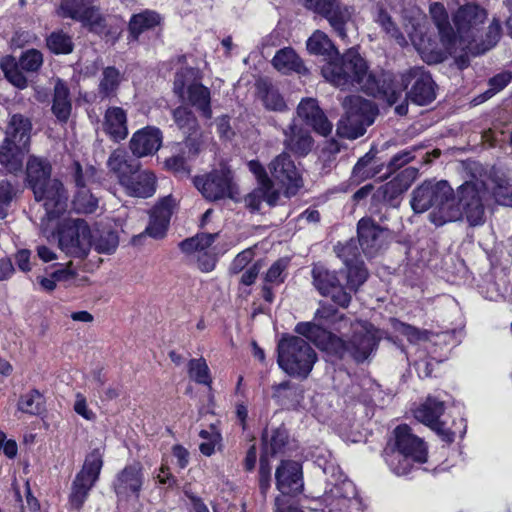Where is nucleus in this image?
Instances as JSON below:
<instances>
[{
  "mask_svg": "<svg viewBox=\"0 0 512 512\" xmlns=\"http://www.w3.org/2000/svg\"><path fill=\"white\" fill-rule=\"evenodd\" d=\"M315 320L318 323H298L295 331L312 341L321 350L340 359L350 356L357 362L365 361L377 348L382 337L380 330L362 320L350 323L351 335L347 341L327 331L322 325H331L339 332L347 326L345 316L339 315L331 305H321L315 313Z\"/></svg>",
  "mask_w": 512,
  "mask_h": 512,
  "instance_id": "obj_1",
  "label": "nucleus"
},
{
  "mask_svg": "<svg viewBox=\"0 0 512 512\" xmlns=\"http://www.w3.org/2000/svg\"><path fill=\"white\" fill-rule=\"evenodd\" d=\"M486 19V10L477 4L468 3L460 6L453 15L456 49L477 56L493 48L500 39L501 26L499 21L494 19L483 38L480 35V28Z\"/></svg>",
  "mask_w": 512,
  "mask_h": 512,
  "instance_id": "obj_2",
  "label": "nucleus"
},
{
  "mask_svg": "<svg viewBox=\"0 0 512 512\" xmlns=\"http://www.w3.org/2000/svg\"><path fill=\"white\" fill-rule=\"evenodd\" d=\"M323 77L332 85L341 89L359 87L374 95L379 90L376 77L369 72L366 61L353 48L340 55L331 57L321 69Z\"/></svg>",
  "mask_w": 512,
  "mask_h": 512,
  "instance_id": "obj_3",
  "label": "nucleus"
},
{
  "mask_svg": "<svg viewBox=\"0 0 512 512\" xmlns=\"http://www.w3.org/2000/svg\"><path fill=\"white\" fill-rule=\"evenodd\" d=\"M488 188L484 180L473 178L461 184L453 191L450 206L440 212L438 222H455L466 219L472 227L485 223V206L488 199Z\"/></svg>",
  "mask_w": 512,
  "mask_h": 512,
  "instance_id": "obj_4",
  "label": "nucleus"
},
{
  "mask_svg": "<svg viewBox=\"0 0 512 512\" xmlns=\"http://www.w3.org/2000/svg\"><path fill=\"white\" fill-rule=\"evenodd\" d=\"M394 440L384 450L385 462L396 475L408 474L414 464L427 461V447L424 441L414 435L411 428L399 425L394 429Z\"/></svg>",
  "mask_w": 512,
  "mask_h": 512,
  "instance_id": "obj_5",
  "label": "nucleus"
},
{
  "mask_svg": "<svg viewBox=\"0 0 512 512\" xmlns=\"http://www.w3.org/2000/svg\"><path fill=\"white\" fill-rule=\"evenodd\" d=\"M277 352L279 367L290 376L306 378L317 360L314 349L299 336L282 337Z\"/></svg>",
  "mask_w": 512,
  "mask_h": 512,
  "instance_id": "obj_6",
  "label": "nucleus"
},
{
  "mask_svg": "<svg viewBox=\"0 0 512 512\" xmlns=\"http://www.w3.org/2000/svg\"><path fill=\"white\" fill-rule=\"evenodd\" d=\"M331 477L321 496L323 512H363V503L354 483L335 467H330Z\"/></svg>",
  "mask_w": 512,
  "mask_h": 512,
  "instance_id": "obj_7",
  "label": "nucleus"
},
{
  "mask_svg": "<svg viewBox=\"0 0 512 512\" xmlns=\"http://www.w3.org/2000/svg\"><path fill=\"white\" fill-rule=\"evenodd\" d=\"M342 105L345 114L338 122L337 134L350 140L363 136L367 127L374 123L377 107L372 101L358 95L346 97Z\"/></svg>",
  "mask_w": 512,
  "mask_h": 512,
  "instance_id": "obj_8",
  "label": "nucleus"
},
{
  "mask_svg": "<svg viewBox=\"0 0 512 512\" xmlns=\"http://www.w3.org/2000/svg\"><path fill=\"white\" fill-rule=\"evenodd\" d=\"M173 91L183 103L194 107L204 118H212L211 93L209 88L201 83L198 69H179L174 77Z\"/></svg>",
  "mask_w": 512,
  "mask_h": 512,
  "instance_id": "obj_9",
  "label": "nucleus"
},
{
  "mask_svg": "<svg viewBox=\"0 0 512 512\" xmlns=\"http://www.w3.org/2000/svg\"><path fill=\"white\" fill-rule=\"evenodd\" d=\"M453 188L445 180L424 181L412 192L411 207L415 213H423L429 209L430 221L436 226H442L447 222H438V214L450 206Z\"/></svg>",
  "mask_w": 512,
  "mask_h": 512,
  "instance_id": "obj_10",
  "label": "nucleus"
},
{
  "mask_svg": "<svg viewBox=\"0 0 512 512\" xmlns=\"http://www.w3.org/2000/svg\"><path fill=\"white\" fill-rule=\"evenodd\" d=\"M91 230L83 219L65 220L58 231L59 248L72 257H85L92 247Z\"/></svg>",
  "mask_w": 512,
  "mask_h": 512,
  "instance_id": "obj_11",
  "label": "nucleus"
},
{
  "mask_svg": "<svg viewBox=\"0 0 512 512\" xmlns=\"http://www.w3.org/2000/svg\"><path fill=\"white\" fill-rule=\"evenodd\" d=\"M193 183L203 197L209 201L225 198L234 199L237 194L232 172L226 167L197 176L194 178Z\"/></svg>",
  "mask_w": 512,
  "mask_h": 512,
  "instance_id": "obj_12",
  "label": "nucleus"
},
{
  "mask_svg": "<svg viewBox=\"0 0 512 512\" xmlns=\"http://www.w3.org/2000/svg\"><path fill=\"white\" fill-rule=\"evenodd\" d=\"M313 285L317 291L337 305L346 308L351 302V295L342 286L336 272L330 271L321 264H315L312 268Z\"/></svg>",
  "mask_w": 512,
  "mask_h": 512,
  "instance_id": "obj_13",
  "label": "nucleus"
},
{
  "mask_svg": "<svg viewBox=\"0 0 512 512\" xmlns=\"http://www.w3.org/2000/svg\"><path fill=\"white\" fill-rule=\"evenodd\" d=\"M401 82L405 89L412 84L407 96L417 105H427L436 97L434 82L423 67H413L405 71L401 75Z\"/></svg>",
  "mask_w": 512,
  "mask_h": 512,
  "instance_id": "obj_14",
  "label": "nucleus"
},
{
  "mask_svg": "<svg viewBox=\"0 0 512 512\" xmlns=\"http://www.w3.org/2000/svg\"><path fill=\"white\" fill-rule=\"evenodd\" d=\"M63 18H71L82 23L91 30L104 27V18L96 6L90 5L87 0H63L57 10Z\"/></svg>",
  "mask_w": 512,
  "mask_h": 512,
  "instance_id": "obj_15",
  "label": "nucleus"
},
{
  "mask_svg": "<svg viewBox=\"0 0 512 512\" xmlns=\"http://www.w3.org/2000/svg\"><path fill=\"white\" fill-rule=\"evenodd\" d=\"M271 176L287 195H294L302 186V178L291 156L283 152L276 156L269 164Z\"/></svg>",
  "mask_w": 512,
  "mask_h": 512,
  "instance_id": "obj_16",
  "label": "nucleus"
},
{
  "mask_svg": "<svg viewBox=\"0 0 512 512\" xmlns=\"http://www.w3.org/2000/svg\"><path fill=\"white\" fill-rule=\"evenodd\" d=\"M444 402L433 397L420 405L414 412L415 418L435 431L443 441L451 443L454 441L455 433L446 427L445 423L440 420L444 413Z\"/></svg>",
  "mask_w": 512,
  "mask_h": 512,
  "instance_id": "obj_17",
  "label": "nucleus"
},
{
  "mask_svg": "<svg viewBox=\"0 0 512 512\" xmlns=\"http://www.w3.org/2000/svg\"><path fill=\"white\" fill-rule=\"evenodd\" d=\"M358 242L367 257L375 256L385 244L389 233L371 218H362L357 224Z\"/></svg>",
  "mask_w": 512,
  "mask_h": 512,
  "instance_id": "obj_18",
  "label": "nucleus"
},
{
  "mask_svg": "<svg viewBox=\"0 0 512 512\" xmlns=\"http://www.w3.org/2000/svg\"><path fill=\"white\" fill-rule=\"evenodd\" d=\"M144 483L143 466L140 462L126 465L116 476L113 489L119 498L139 497Z\"/></svg>",
  "mask_w": 512,
  "mask_h": 512,
  "instance_id": "obj_19",
  "label": "nucleus"
},
{
  "mask_svg": "<svg viewBox=\"0 0 512 512\" xmlns=\"http://www.w3.org/2000/svg\"><path fill=\"white\" fill-rule=\"evenodd\" d=\"M276 487L280 496L289 497L302 491L304 483L302 467L299 462L292 460L282 461L275 472Z\"/></svg>",
  "mask_w": 512,
  "mask_h": 512,
  "instance_id": "obj_20",
  "label": "nucleus"
},
{
  "mask_svg": "<svg viewBox=\"0 0 512 512\" xmlns=\"http://www.w3.org/2000/svg\"><path fill=\"white\" fill-rule=\"evenodd\" d=\"M42 195H34L37 201H42L49 219L58 217L66 210L68 196L63 184L57 179H50L42 186Z\"/></svg>",
  "mask_w": 512,
  "mask_h": 512,
  "instance_id": "obj_21",
  "label": "nucleus"
},
{
  "mask_svg": "<svg viewBox=\"0 0 512 512\" xmlns=\"http://www.w3.org/2000/svg\"><path fill=\"white\" fill-rule=\"evenodd\" d=\"M250 171L257 177L259 187L249 196L248 204L253 209H259L261 200L266 201L269 205H275L279 199V192L273 188V182L265 172L260 162L252 160L249 162Z\"/></svg>",
  "mask_w": 512,
  "mask_h": 512,
  "instance_id": "obj_22",
  "label": "nucleus"
},
{
  "mask_svg": "<svg viewBox=\"0 0 512 512\" xmlns=\"http://www.w3.org/2000/svg\"><path fill=\"white\" fill-rule=\"evenodd\" d=\"M283 145L293 154L304 157L308 155L314 146V140L310 132L293 120L283 129Z\"/></svg>",
  "mask_w": 512,
  "mask_h": 512,
  "instance_id": "obj_23",
  "label": "nucleus"
},
{
  "mask_svg": "<svg viewBox=\"0 0 512 512\" xmlns=\"http://www.w3.org/2000/svg\"><path fill=\"white\" fill-rule=\"evenodd\" d=\"M354 8L343 4L340 0H334L322 15L329 23L333 31L344 42H348L347 25L352 21Z\"/></svg>",
  "mask_w": 512,
  "mask_h": 512,
  "instance_id": "obj_24",
  "label": "nucleus"
},
{
  "mask_svg": "<svg viewBox=\"0 0 512 512\" xmlns=\"http://www.w3.org/2000/svg\"><path fill=\"white\" fill-rule=\"evenodd\" d=\"M297 115L311 126L316 133L322 136H327L332 131L333 126L331 122L327 119L315 99L308 98L302 100L297 107Z\"/></svg>",
  "mask_w": 512,
  "mask_h": 512,
  "instance_id": "obj_25",
  "label": "nucleus"
},
{
  "mask_svg": "<svg viewBox=\"0 0 512 512\" xmlns=\"http://www.w3.org/2000/svg\"><path fill=\"white\" fill-rule=\"evenodd\" d=\"M162 144V134L158 128L145 127L135 132L130 140V149L137 157L152 155Z\"/></svg>",
  "mask_w": 512,
  "mask_h": 512,
  "instance_id": "obj_26",
  "label": "nucleus"
},
{
  "mask_svg": "<svg viewBox=\"0 0 512 512\" xmlns=\"http://www.w3.org/2000/svg\"><path fill=\"white\" fill-rule=\"evenodd\" d=\"M429 13L433 23L438 29L440 40L443 46L450 53L456 51V35L453 26L449 21L448 13L442 3L434 2L430 4Z\"/></svg>",
  "mask_w": 512,
  "mask_h": 512,
  "instance_id": "obj_27",
  "label": "nucleus"
},
{
  "mask_svg": "<svg viewBox=\"0 0 512 512\" xmlns=\"http://www.w3.org/2000/svg\"><path fill=\"white\" fill-rule=\"evenodd\" d=\"M171 201L170 198L163 199L159 205L153 209L149 224L143 233L134 238V241L144 235H148L154 239H160L166 235L171 217Z\"/></svg>",
  "mask_w": 512,
  "mask_h": 512,
  "instance_id": "obj_28",
  "label": "nucleus"
},
{
  "mask_svg": "<svg viewBox=\"0 0 512 512\" xmlns=\"http://www.w3.org/2000/svg\"><path fill=\"white\" fill-rule=\"evenodd\" d=\"M107 166L122 186L128 183V180L140 169V163L132 159L123 149H116L110 154Z\"/></svg>",
  "mask_w": 512,
  "mask_h": 512,
  "instance_id": "obj_29",
  "label": "nucleus"
},
{
  "mask_svg": "<svg viewBox=\"0 0 512 512\" xmlns=\"http://www.w3.org/2000/svg\"><path fill=\"white\" fill-rule=\"evenodd\" d=\"M173 120L177 127L187 135L185 145L189 148V154L195 156L198 153V144L193 136L199 129V124L194 113L185 106H179L172 112Z\"/></svg>",
  "mask_w": 512,
  "mask_h": 512,
  "instance_id": "obj_30",
  "label": "nucleus"
},
{
  "mask_svg": "<svg viewBox=\"0 0 512 512\" xmlns=\"http://www.w3.org/2000/svg\"><path fill=\"white\" fill-rule=\"evenodd\" d=\"M51 171L48 160L34 155L29 157L26 165V179L34 195H42V186L51 179Z\"/></svg>",
  "mask_w": 512,
  "mask_h": 512,
  "instance_id": "obj_31",
  "label": "nucleus"
},
{
  "mask_svg": "<svg viewBox=\"0 0 512 512\" xmlns=\"http://www.w3.org/2000/svg\"><path fill=\"white\" fill-rule=\"evenodd\" d=\"M417 169L406 168L396 177L381 187L383 200L391 205H395V201L411 186L416 178Z\"/></svg>",
  "mask_w": 512,
  "mask_h": 512,
  "instance_id": "obj_32",
  "label": "nucleus"
},
{
  "mask_svg": "<svg viewBox=\"0 0 512 512\" xmlns=\"http://www.w3.org/2000/svg\"><path fill=\"white\" fill-rule=\"evenodd\" d=\"M30 146L3 140L0 146V164L11 173L21 171L24 156L29 152Z\"/></svg>",
  "mask_w": 512,
  "mask_h": 512,
  "instance_id": "obj_33",
  "label": "nucleus"
},
{
  "mask_svg": "<svg viewBox=\"0 0 512 512\" xmlns=\"http://www.w3.org/2000/svg\"><path fill=\"white\" fill-rule=\"evenodd\" d=\"M103 129L115 142L124 140L128 135L125 110L121 107H109L104 115Z\"/></svg>",
  "mask_w": 512,
  "mask_h": 512,
  "instance_id": "obj_34",
  "label": "nucleus"
},
{
  "mask_svg": "<svg viewBox=\"0 0 512 512\" xmlns=\"http://www.w3.org/2000/svg\"><path fill=\"white\" fill-rule=\"evenodd\" d=\"M123 187L130 196L148 198L155 193L156 177L151 171L139 169Z\"/></svg>",
  "mask_w": 512,
  "mask_h": 512,
  "instance_id": "obj_35",
  "label": "nucleus"
},
{
  "mask_svg": "<svg viewBox=\"0 0 512 512\" xmlns=\"http://www.w3.org/2000/svg\"><path fill=\"white\" fill-rule=\"evenodd\" d=\"M32 123L22 114H13L6 127L5 138L10 142L30 146Z\"/></svg>",
  "mask_w": 512,
  "mask_h": 512,
  "instance_id": "obj_36",
  "label": "nucleus"
},
{
  "mask_svg": "<svg viewBox=\"0 0 512 512\" xmlns=\"http://www.w3.org/2000/svg\"><path fill=\"white\" fill-rule=\"evenodd\" d=\"M52 113L58 121L66 123L71 115L72 103L70 92L62 80H57L54 86Z\"/></svg>",
  "mask_w": 512,
  "mask_h": 512,
  "instance_id": "obj_37",
  "label": "nucleus"
},
{
  "mask_svg": "<svg viewBox=\"0 0 512 512\" xmlns=\"http://www.w3.org/2000/svg\"><path fill=\"white\" fill-rule=\"evenodd\" d=\"M272 64L275 69L283 74H289L291 72L299 74L307 73V69L301 58L289 47L279 50L273 57Z\"/></svg>",
  "mask_w": 512,
  "mask_h": 512,
  "instance_id": "obj_38",
  "label": "nucleus"
},
{
  "mask_svg": "<svg viewBox=\"0 0 512 512\" xmlns=\"http://www.w3.org/2000/svg\"><path fill=\"white\" fill-rule=\"evenodd\" d=\"M102 466L103 451L100 448L93 449L85 457L82 469L77 473V475L96 483L99 478Z\"/></svg>",
  "mask_w": 512,
  "mask_h": 512,
  "instance_id": "obj_39",
  "label": "nucleus"
},
{
  "mask_svg": "<svg viewBox=\"0 0 512 512\" xmlns=\"http://www.w3.org/2000/svg\"><path fill=\"white\" fill-rule=\"evenodd\" d=\"M159 23L160 16L156 12L146 10L132 16L129 22V32L134 39H137L141 33L155 27Z\"/></svg>",
  "mask_w": 512,
  "mask_h": 512,
  "instance_id": "obj_40",
  "label": "nucleus"
},
{
  "mask_svg": "<svg viewBox=\"0 0 512 512\" xmlns=\"http://www.w3.org/2000/svg\"><path fill=\"white\" fill-rule=\"evenodd\" d=\"M306 48L313 55H329L332 51H338L328 35L321 30L312 33L307 39Z\"/></svg>",
  "mask_w": 512,
  "mask_h": 512,
  "instance_id": "obj_41",
  "label": "nucleus"
},
{
  "mask_svg": "<svg viewBox=\"0 0 512 512\" xmlns=\"http://www.w3.org/2000/svg\"><path fill=\"white\" fill-rule=\"evenodd\" d=\"M378 172L379 170L374 161V156L370 153H367L355 164L351 178L354 182L360 183L376 176Z\"/></svg>",
  "mask_w": 512,
  "mask_h": 512,
  "instance_id": "obj_42",
  "label": "nucleus"
},
{
  "mask_svg": "<svg viewBox=\"0 0 512 512\" xmlns=\"http://www.w3.org/2000/svg\"><path fill=\"white\" fill-rule=\"evenodd\" d=\"M259 91L266 109L276 112H283L287 109L283 96L273 86L263 83L259 85Z\"/></svg>",
  "mask_w": 512,
  "mask_h": 512,
  "instance_id": "obj_43",
  "label": "nucleus"
},
{
  "mask_svg": "<svg viewBox=\"0 0 512 512\" xmlns=\"http://www.w3.org/2000/svg\"><path fill=\"white\" fill-rule=\"evenodd\" d=\"M121 81L120 72L115 67H106L102 72L99 83V94L102 98H109L116 94Z\"/></svg>",
  "mask_w": 512,
  "mask_h": 512,
  "instance_id": "obj_44",
  "label": "nucleus"
},
{
  "mask_svg": "<svg viewBox=\"0 0 512 512\" xmlns=\"http://www.w3.org/2000/svg\"><path fill=\"white\" fill-rule=\"evenodd\" d=\"M94 482L91 480H87L85 478H82L78 475H76L73 484H72V491L70 494V503L71 505L79 510L84 502L86 501L89 491L94 486Z\"/></svg>",
  "mask_w": 512,
  "mask_h": 512,
  "instance_id": "obj_45",
  "label": "nucleus"
},
{
  "mask_svg": "<svg viewBox=\"0 0 512 512\" xmlns=\"http://www.w3.org/2000/svg\"><path fill=\"white\" fill-rule=\"evenodd\" d=\"M46 42L47 47L54 54H69L74 48L71 36L62 30L52 32Z\"/></svg>",
  "mask_w": 512,
  "mask_h": 512,
  "instance_id": "obj_46",
  "label": "nucleus"
},
{
  "mask_svg": "<svg viewBox=\"0 0 512 512\" xmlns=\"http://www.w3.org/2000/svg\"><path fill=\"white\" fill-rule=\"evenodd\" d=\"M376 22L381 26L383 31L392 39L396 41L398 45L404 47L408 44L405 35L399 30L396 24L393 22L391 16L384 10H380L376 19Z\"/></svg>",
  "mask_w": 512,
  "mask_h": 512,
  "instance_id": "obj_47",
  "label": "nucleus"
},
{
  "mask_svg": "<svg viewBox=\"0 0 512 512\" xmlns=\"http://www.w3.org/2000/svg\"><path fill=\"white\" fill-rule=\"evenodd\" d=\"M390 322L393 330L405 336L411 343H417L428 339L429 332L427 330H420L395 318L390 319Z\"/></svg>",
  "mask_w": 512,
  "mask_h": 512,
  "instance_id": "obj_48",
  "label": "nucleus"
},
{
  "mask_svg": "<svg viewBox=\"0 0 512 512\" xmlns=\"http://www.w3.org/2000/svg\"><path fill=\"white\" fill-rule=\"evenodd\" d=\"M346 268L347 285L345 288L346 290L349 289L350 291H357V289L367 280V269L364 267V263L362 261L346 266Z\"/></svg>",
  "mask_w": 512,
  "mask_h": 512,
  "instance_id": "obj_49",
  "label": "nucleus"
},
{
  "mask_svg": "<svg viewBox=\"0 0 512 512\" xmlns=\"http://www.w3.org/2000/svg\"><path fill=\"white\" fill-rule=\"evenodd\" d=\"M288 439L287 432L284 429H276L269 435L268 432L263 434L264 452L275 455L282 450Z\"/></svg>",
  "mask_w": 512,
  "mask_h": 512,
  "instance_id": "obj_50",
  "label": "nucleus"
},
{
  "mask_svg": "<svg viewBox=\"0 0 512 512\" xmlns=\"http://www.w3.org/2000/svg\"><path fill=\"white\" fill-rule=\"evenodd\" d=\"M18 409L30 415H38L43 410V397L37 390L23 395L18 403Z\"/></svg>",
  "mask_w": 512,
  "mask_h": 512,
  "instance_id": "obj_51",
  "label": "nucleus"
},
{
  "mask_svg": "<svg viewBox=\"0 0 512 512\" xmlns=\"http://www.w3.org/2000/svg\"><path fill=\"white\" fill-rule=\"evenodd\" d=\"M119 239L116 232L104 230L92 241V246L98 253L111 254L118 247Z\"/></svg>",
  "mask_w": 512,
  "mask_h": 512,
  "instance_id": "obj_52",
  "label": "nucleus"
},
{
  "mask_svg": "<svg viewBox=\"0 0 512 512\" xmlns=\"http://www.w3.org/2000/svg\"><path fill=\"white\" fill-rule=\"evenodd\" d=\"M98 205V200L89 190L81 188L77 191L73 199V208L78 213H93Z\"/></svg>",
  "mask_w": 512,
  "mask_h": 512,
  "instance_id": "obj_53",
  "label": "nucleus"
},
{
  "mask_svg": "<svg viewBox=\"0 0 512 512\" xmlns=\"http://www.w3.org/2000/svg\"><path fill=\"white\" fill-rule=\"evenodd\" d=\"M188 373L190 378L199 384L210 385L211 383L209 367L203 358L191 359L188 364Z\"/></svg>",
  "mask_w": 512,
  "mask_h": 512,
  "instance_id": "obj_54",
  "label": "nucleus"
},
{
  "mask_svg": "<svg viewBox=\"0 0 512 512\" xmlns=\"http://www.w3.org/2000/svg\"><path fill=\"white\" fill-rule=\"evenodd\" d=\"M335 251L337 255L342 258L345 266H349L356 262H361L358 258L360 256V252L356 243L353 240H350L344 245H338L335 247Z\"/></svg>",
  "mask_w": 512,
  "mask_h": 512,
  "instance_id": "obj_55",
  "label": "nucleus"
},
{
  "mask_svg": "<svg viewBox=\"0 0 512 512\" xmlns=\"http://www.w3.org/2000/svg\"><path fill=\"white\" fill-rule=\"evenodd\" d=\"M42 63V53L35 49L24 52L19 60L20 67L30 72L37 71L41 67Z\"/></svg>",
  "mask_w": 512,
  "mask_h": 512,
  "instance_id": "obj_56",
  "label": "nucleus"
},
{
  "mask_svg": "<svg viewBox=\"0 0 512 512\" xmlns=\"http://www.w3.org/2000/svg\"><path fill=\"white\" fill-rule=\"evenodd\" d=\"M288 266V260L279 259L268 269L265 281L274 285H280L285 280V270Z\"/></svg>",
  "mask_w": 512,
  "mask_h": 512,
  "instance_id": "obj_57",
  "label": "nucleus"
},
{
  "mask_svg": "<svg viewBox=\"0 0 512 512\" xmlns=\"http://www.w3.org/2000/svg\"><path fill=\"white\" fill-rule=\"evenodd\" d=\"M2 70L5 73V77L7 80L12 83L14 86L23 89L27 86V79L23 75L21 71L13 64L7 62H3L1 64Z\"/></svg>",
  "mask_w": 512,
  "mask_h": 512,
  "instance_id": "obj_58",
  "label": "nucleus"
},
{
  "mask_svg": "<svg viewBox=\"0 0 512 512\" xmlns=\"http://www.w3.org/2000/svg\"><path fill=\"white\" fill-rule=\"evenodd\" d=\"M95 169L92 166L82 168L79 162H74L73 164V177L76 186L81 188H86V185L90 181V179L94 176Z\"/></svg>",
  "mask_w": 512,
  "mask_h": 512,
  "instance_id": "obj_59",
  "label": "nucleus"
},
{
  "mask_svg": "<svg viewBox=\"0 0 512 512\" xmlns=\"http://www.w3.org/2000/svg\"><path fill=\"white\" fill-rule=\"evenodd\" d=\"M417 150L416 147L405 149L395 154L389 161L388 168L390 172L396 171L402 166L406 165L414 159V152Z\"/></svg>",
  "mask_w": 512,
  "mask_h": 512,
  "instance_id": "obj_60",
  "label": "nucleus"
},
{
  "mask_svg": "<svg viewBox=\"0 0 512 512\" xmlns=\"http://www.w3.org/2000/svg\"><path fill=\"white\" fill-rule=\"evenodd\" d=\"M166 167L177 174L179 177L188 176L190 169L185 158L182 155H175L165 161Z\"/></svg>",
  "mask_w": 512,
  "mask_h": 512,
  "instance_id": "obj_61",
  "label": "nucleus"
},
{
  "mask_svg": "<svg viewBox=\"0 0 512 512\" xmlns=\"http://www.w3.org/2000/svg\"><path fill=\"white\" fill-rule=\"evenodd\" d=\"M74 411L88 421H94L96 414L88 407L86 398L83 394L77 393L75 395Z\"/></svg>",
  "mask_w": 512,
  "mask_h": 512,
  "instance_id": "obj_62",
  "label": "nucleus"
},
{
  "mask_svg": "<svg viewBox=\"0 0 512 512\" xmlns=\"http://www.w3.org/2000/svg\"><path fill=\"white\" fill-rule=\"evenodd\" d=\"M253 259V251L250 249L240 252L230 265V272L238 274L242 272Z\"/></svg>",
  "mask_w": 512,
  "mask_h": 512,
  "instance_id": "obj_63",
  "label": "nucleus"
},
{
  "mask_svg": "<svg viewBox=\"0 0 512 512\" xmlns=\"http://www.w3.org/2000/svg\"><path fill=\"white\" fill-rule=\"evenodd\" d=\"M274 511L275 512H303L290 497H285V496H277L275 498Z\"/></svg>",
  "mask_w": 512,
  "mask_h": 512,
  "instance_id": "obj_64",
  "label": "nucleus"
}]
</instances>
